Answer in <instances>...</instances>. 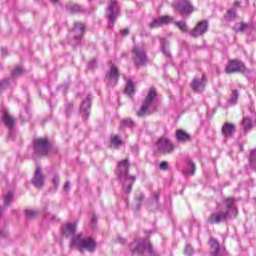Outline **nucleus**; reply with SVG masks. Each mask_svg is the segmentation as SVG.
<instances>
[{"mask_svg": "<svg viewBox=\"0 0 256 256\" xmlns=\"http://www.w3.org/2000/svg\"><path fill=\"white\" fill-rule=\"evenodd\" d=\"M227 14H228V21H233V19L237 17L235 10H228Z\"/></svg>", "mask_w": 256, "mask_h": 256, "instance_id": "33", "label": "nucleus"}, {"mask_svg": "<svg viewBox=\"0 0 256 256\" xmlns=\"http://www.w3.org/2000/svg\"><path fill=\"white\" fill-rule=\"evenodd\" d=\"M69 182H66L65 184H64V189H65V191H69Z\"/></svg>", "mask_w": 256, "mask_h": 256, "instance_id": "43", "label": "nucleus"}, {"mask_svg": "<svg viewBox=\"0 0 256 256\" xmlns=\"http://www.w3.org/2000/svg\"><path fill=\"white\" fill-rule=\"evenodd\" d=\"M238 93H239V92H238L237 90H233V91H232V94L234 95V97H237Z\"/></svg>", "mask_w": 256, "mask_h": 256, "instance_id": "44", "label": "nucleus"}, {"mask_svg": "<svg viewBox=\"0 0 256 256\" xmlns=\"http://www.w3.org/2000/svg\"><path fill=\"white\" fill-rule=\"evenodd\" d=\"M173 7L180 15H191L195 11V7L189 0H181L177 4H173Z\"/></svg>", "mask_w": 256, "mask_h": 256, "instance_id": "7", "label": "nucleus"}, {"mask_svg": "<svg viewBox=\"0 0 256 256\" xmlns=\"http://www.w3.org/2000/svg\"><path fill=\"white\" fill-rule=\"evenodd\" d=\"M118 169L120 171V175H129V159H124L118 163Z\"/></svg>", "mask_w": 256, "mask_h": 256, "instance_id": "17", "label": "nucleus"}, {"mask_svg": "<svg viewBox=\"0 0 256 256\" xmlns=\"http://www.w3.org/2000/svg\"><path fill=\"white\" fill-rule=\"evenodd\" d=\"M236 131V127L233 123L226 122L223 124L221 128V133L225 139H229V137H233V134Z\"/></svg>", "mask_w": 256, "mask_h": 256, "instance_id": "12", "label": "nucleus"}, {"mask_svg": "<svg viewBox=\"0 0 256 256\" xmlns=\"http://www.w3.org/2000/svg\"><path fill=\"white\" fill-rule=\"evenodd\" d=\"M121 35H123V37H127V35H129V29L125 28L121 30Z\"/></svg>", "mask_w": 256, "mask_h": 256, "instance_id": "42", "label": "nucleus"}, {"mask_svg": "<svg viewBox=\"0 0 256 256\" xmlns=\"http://www.w3.org/2000/svg\"><path fill=\"white\" fill-rule=\"evenodd\" d=\"M125 93L127 95H133L135 93V86L133 85V81L130 79L127 80Z\"/></svg>", "mask_w": 256, "mask_h": 256, "instance_id": "24", "label": "nucleus"}, {"mask_svg": "<svg viewBox=\"0 0 256 256\" xmlns=\"http://www.w3.org/2000/svg\"><path fill=\"white\" fill-rule=\"evenodd\" d=\"M91 222L92 223H97V218L95 216H93Z\"/></svg>", "mask_w": 256, "mask_h": 256, "instance_id": "45", "label": "nucleus"}, {"mask_svg": "<svg viewBox=\"0 0 256 256\" xmlns=\"http://www.w3.org/2000/svg\"><path fill=\"white\" fill-rule=\"evenodd\" d=\"M3 121L6 125V127H8L9 129H11V127H13V125H15V118L10 116L9 113H4L3 116Z\"/></svg>", "mask_w": 256, "mask_h": 256, "instance_id": "21", "label": "nucleus"}, {"mask_svg": "<svg viewBox=\"0 0 256 256\" xmlns=\"http://www.w3.org/2000/svg\"><path fill=\"white\" fill-rule=\"evenodd\" d=\"M45 181V178L43 177V173L41 172V168L36 169L34 178H33V185L37 187L38 189H41L43 187V183Z\"/></svg>", "mask_w": 256, "mask_h": 256, "instance_id": "15", "label": "nucleus"}, {"mask_svg": "<svg viewBox=\"0 0 256 256\" xmlns=\"http://www.w3.org/2000/svg\"><path fill=\"white\" fill-rule=\"evenodd\" d=\"M75 231H77V224L68 223L65 224L63 228V235H65V237H69L70 235H75Z\"/></svg>", "mask_w": 256, "mask_h": 256, "instance_id": "18", "label": "nucleus"}, {"mask_svg": "<svg viewBox=\"0 0 256 256\" xmlns=\"http://www.w3.org/2000/svg\"><path fill=\"white\" fill-rule=\"evenodd\" d=\"M205 83H207V77L205 74L202 75L201 79L194 78L190 84L195 93H199L201 89H205Z\"/></svg>", "mask_w": 256, "mask_h": 256, "instance_id": "10", "label": "nucleus"}, {"mask_svg": "<svg viewBox=\"0 0 256 256\" xmlns=\"http://www.w3.org/2000/svg\"><path fill=\"white\" fill-rule=\"evenodd\" d=\"M156 146L159 153H163V155H169V153L175 151V144L169 138H160Z\"/></svg>", "mask_w": 256, "mask_h": 256, "instance_id": "6", "label": "nucleus"}, {"mask_svg": "<svg viewBox=\"0 0 256 256\" xmlns=\"http://www.w3.org/2000/svg\"><path fill=\"white\" fill-rule=\"evenodd\" d=\"M168 167H169V164L166 161H163V162L160 163L161 171H167Z\"/></svg>", "mask_w": 256, "mask_h": 256, "instance_id": "38", "label": "nucleus"}, {"mask_svg": "<svg viewBox=\"0 0 256 256\" xmlns=\"http://www.w3.org/2000/svg\"><path fill=\"white\" fill-rule=\"evenodd\" d=\"M174 24L176 25V27H178V29H180L182 33H187V31H189V28L187 27V24H185V22H175Z\"/></svg>", "mask_w": 256, "mask_h": 256, "instance_id": "28", "label": "nucleus"}, {"mask_svg": "<svg viewBox=\"0 0 256 256\" xmlns=\"http://www.w3.org/2000/svg\"><path fill=\"white\" fill-rule=\"evenodd\" d=\"M106 79L108 81H114V85H117V81H119V68L112 65L111 69L106 74Z\"/></svg>", "mask_w": 256, "mask_h": 256, "instance_id": "14", "label": "nucleus"}, {"mask_svg": "<svg viewBox=\"0 0 256 256\" xmlns=\"http://www.w3.org/2000/svg\"><path fill=\"white\" fill-rule=\"evenodd\" d=\"M224 203L226 204V207L231 208L235 204V198L233 197L225 198Z\"/></svg>", "mask_w": 256, "mask_h": 256, "instance_id": "31", "label": "nucleus"}, {"mask_svg": "<svg viewBox=\"0 0 256 256\" xmlns=\"http://www.w3.org/2000/svg\"><path fill=\"white\" fill-rule=\"evenodd\" d=\"M149 107H151V104L144 102L140 110L137 112L138 117H145V115H147V111H149Z\"/></svg>", "mask_w": 256, "mask_h": 256, "instance_id": "23", "label": "nucleus"}, {"mask_svg": "<svg viewBox=\"0 0 256 256\" xmlns=\"http://www.w3.org/2000/svg\"><path fill=\"white\" fill-rule=\"evenodd\" d=\"M117 5L116 1H111V3L108 6V19L111 21V25L115 23V13L113 12V8Z\"/></svg>", "mask_w": 256, "mask_h": 256, "instance_id": "19", "label": "nucleus"}, {"mask_svg": "<svg viewBox=\"0 0 256 256\" xmlns=\"http://www.w3.org/2000/svg\"><path fill=\"white\" fill-rule=\"evenodd\" d=\"M157 97V91L153 88H151L148 92V95L146 96L145 103H148V105H151L153 103V99Z\"/></svg>", "mask_w": 256, "mask_h": 256, "instance_id": "22", "label": "nucleus"}, {"mask_svg": "<svg viewBox=\"0 0 256 256\" xmlns=\"http://www.w3.org/2000/svg\"><path fill=\"white\" fill-rule=\"evenodd\" d=\"M72 245L77 247L80 253H85V249L86 251H90V253H93V251H95V248L97 247V244L95 243V240H93V238H82L81 235H77L72 238Z\"/></svg>", "mask_w": 256, "mask_h": 256, "instance_id": "1", "label": "nucleus"}, {"mask_svg": "<svg viewBox=\"0 0 256 256\" xmlns=\"http://www.w3.org/2000/svg\"><path fill=\"white\" fill-rule=\"evenodd\" d=\"M246 29H249V24H245L244 22L240 23L239 31H246Z\"/></svg>", "mask_w": 256, "mask_h": 256, "instance_id": "39", "label": "nucleus"}, {"mask_svg": "<svg viewBox=\"0 0 256 256\" xmlns=\"http://www.w3.org/2000/svg\"><path fill=\"white\" fill-rule=\"evenodd\" d=\"M125 193H131V189H133V186L130 184L128 186H123Z\"/></svg>", "mask_w": 256, "mask_h": 256, "instance_id": "41", "label": "nucleus"}, {"mask_svg": "<svg viewBox=\"0 0 256 256\" xmlns=\"http://www.w3.org/2000/svg\"><path fill=\"white\" fill-rule=\"evenodd\" d=\"M188 167L191 169V171L188 172V175H195V163L189 162Z\"/></svg>", "mask_w": 256, "mask_h": 256, "instance_id": "36", "label": "nucleus"}, {"mask_svg": "<svg viewBox=\"0 0 256 256\" xmlns=\"http://www.w3.org/2000/svg\"><path fill=\"white\" fill-rule=\"evenodd\" d=\"M134 123L133 120H131V118H127L125 120L122 121L121 126L122 127H133Z\"/></svg>", "mask_w": 256, "mask_h": 256, "instance_id": "32", "label": "nucleus"}, {"mask_svg": "<svg viewBox=\"0 0 256 256\" xmlns=\"http://www.w3.org/2000/svg\"><path fill=\"white\" fill-rule=\"evenodd\" d=\"M207 29H209V22H207V20H202L196 24L190 34L192 37H201V35H205Z\"/></svg>", "mask_w": 256, "mask_h": 256, "instance_id": "9", "label": "nucleus"}, {"mask_svg": "<svg viewBox=\"0 0 256 256\" xmlns=\"http://www.w3.org/2000/svg\"><path fill=\"white\" fill-rule=\"evenodd\" d=\"M131 251L133 255H143L145 253H153V246L149 239L140 240L138 243H133L131 245Z\"/></svg>", "mask_w": 256, "mask_h": 256, "instance_id": "4", "label": "nucleus"}, {"mask_svg": "<svg viewBox=\"0 0 256 256\" xmlns=\"http://www.w3.org/2000/svg\"><path fill=\"white\" fill-rule=\"evenodd\" d=\"M33 144L34 153L36 155L45 156L49 155V153L53 151V145L47 138H37L34 140Z\"/></svg>", "mask_w": 256, "mask_h": 256, "instance_id": "2", "label": "nucleus"}, {"mask_svg": "<svg viewBox=\"0 0 256 256\" xmlns=\"http://www.w3.org/2000/svg\"><path fill=\"white\" fill-rule=\"evenodd\" d=\"M91 109V98L87 97L81 104V111L85 113V115H89V110Z\"/></svg>", "mask_w": 256, "mask_h": 256, "instance_id": "20", "label": "nucleus"}, {"mask_svg": "<svg viewBox=\"0 0 256 256\" xmlns=\"http://www.w3.org/2000/svg\"><path fill=\"white\" fill-rule=\"evenodd\" d=\"M130 179H132V181H135V176H131Z\"/></svg>", "mask_w": 256, "mask_h": 256, "instance_id": "46", "label": "nucleus"}, {"mask_svg": "<svg viewBox=\"0 0 256 256\" xmlns=\"http://www.w3.org/2000/svg\"><path fill=\"white\" fill-rule=\"evenodd\" d=\"M209 245H210V255L211 256H223V250H221V246L219 245V241L215 238L209 239Z\"/></svg>", "mask_w": 256, "mask_h": 256, "instance_id": "11", "label": "nucleus"}, {"mask_svg": "<svg viewBox=\"0 0 256 256\" xmlns=\"http://www.w3.org/2000/svg\"><path fill=\"white\" fill-rule=\"evenodd\" d=\"M225 73L233 75L235 73H247V66L239 59H229L225 66Z\"/></svg>", "mask_w": 256, "mask_h": 256, "instance_id": "3", "label": "nucleus"}, {"mask_svg": "<svg viewBox=\"0 0 256 256\" xmlns=\"http://www.w3.org/2000/svg\"><path fill=\"white\" fill-rule=\"evenodd\" d=\"M111 143H112V145H114V147H119V146L123 145V140H121V138H119V136L113 135L111 137Z\"/></svg>", "mask_w": 256, "mask_h": 256, "instance_id": "27", "label": "nucleus"}, {"mask_svg": "<svg viewBox=\"0 0 256 256\" xmlns=\"http://www.w3.org/2000/svg\"><path fill=\"white\" fill-rule=\"evenodd\" d=\"M176 141L179 143H189L191 141V134L183 129H178L175 132Z\"/></svg>", "mask_w": 256, "mask_h": 256, "instance_id": "13", "label": "nucleus"}, {"mask_svg": "<svg viewBox=\"0 0 256 256\" xmlns=\"http://www.w3.org/2000/svg\"><path fill=\"white\" fill-rule=\"evenodd\" d=\"M160 20L161 25H169V23H173V17L169 16V15H164L160 18H158Z\"/></svg>", "mask_w": 256, "mask_h": 256, "instance_id": "26", "label": "nucleus"}, {"mask_svg": "<svg viewBox=\"0 0 256 256\" xmlns=\"http://www.w3.org/2000/svg\"><path fill=\"white\" fill-rule=\"evenodd\" d=\"M83 35H85V23L83 22H75L74 27L70 31V37L74 39V41H79V39H83Z\"/></svg>", "mask_w": 256, "mask_h": 256, "instance_id": "8", "label": "nucleus"}, {"mask_svg": "<svg viewBox=\"0 0 256 256\" xmlns=\"http://www.w3.org/2000/svg\"><path fill=\"white\" fill-rule=\"evenodd\" d=\"M68 10L70 11V13H79V11H82L81 6H79V4L69 5Z\"/></svg>", "mask_w": 256, "mask_h": 256, "instance_id": "29", "label": "nucleus"}, {"mask_svg": "<svg viewBox=\"0 0 256 256\" xmlns=\"http://www.w3.org/2000/svg\"><path fill=\"white\" fill-rule=\"evenodd\" d=\"M59 0H52V3H57Z\"/></svg>", "mask_w": 256, "mask_h": 256, "instance_id": "47", "label": "nucleus"}, {"mask_svg": "<svg viewBox=\"0 0 256 256\" xmlns=\"http://www.w3.org/2000/svg\"><path fill=\"white\" fill-rule=\"evenodd\" d=\"M21 73H23V68L16 67L15 70L13 71L12 75L17 76V75H21Z\"/></svg>", "mask_w": 256, "mask_h": 256, "instance_id": "37", "label": "nucleus"}, {"mask_svg": "<svg viewBox=\"0 0 256 256\" xmlns=\"http://www.w3.org/2000/svg\"><path fill=\"white\" fill-rule=\"evenodd\" d=\"M227 215H229V212H220V213H214L209 217L210 223H221V221H225L227 219Z\"/></svg>", "mask_w": 256, "mask_h": 256, "instance_id": "16", "label": "nucleus"}, {"mask_svg": "<svg viewBox=\"0 0 256 256\" xmlns=\"http://www.w3.org/2000/svg\"><path fill=\"white\" fill-rule=\"evenodd\" d=\"M11 203V194H8L7 196H5L4 198V204L5 205H9Z\"/></svg>", "mask_w": 256, "mask_h": 256, "instance_id": "40", "label": "nucleus"}, {"mask_svg": "<svg viewBox=\"0 0 256 256\" xmlns=\"http://www.w3.org/2000/svg\"><path fill=\"white\" fill-rule=\"evenodd\" d=\"M184 254H186L187 256L193 255V247H191V245H187L184 250Z\"/></svg>", "mask_w": 256, "mask_h": 256, "instance_id": "35", "label": "nucleus"}, {"mask_svg": "<svg viewBox=\"0 0 256 256\" xmlns=\"http://www.w3.org/2000/svg\"><path fill=\"white\" fill-rule=\"evenodd\" d=\"M26 217H28V219H33L34 217H37V213L33 210H26Z\"/></svg>", "mask_w": 256, "mask_h": 256, "instance_id": "34", "label": "nucleus"}, {"mask_svg": "<svg viewBox=\"0 0 256 256\" xmlns=\"http://www.w3.org/2000/svg\"><path fill=\"white\" fill-rule=\"evenodd\" d=\"M132 60L136 69H141V67L147 63V54L145 53V50L141 49L139 46H134L132 48Z\"/></svg>", "mask_w": 256, "mask_h": 256, "instance_id": "5", "label": "nucleus"}, {"mask_svg": "<svg viewBox=\"0 0 256 256\" xmlns=\"http://www.w3.org/2000/svg\"><path fill=\"white\" fill-rule=\"evenodd\" d=\"M242 125L245 131H250L253 128V123L251 122V118H243Z\"/></svg>", "mask_w": 256, "mask_h": 256, "instance_id": "25", "label": "nucleus"}, {"mask_svg": "<svg viewBox=\"0 0 256 256\" xmlns=\"http://www.w3.org/2000/svg\"><path fill=\"white\" fill-rule=\"evenodd\" d=\"M150 29H157V27H163L161 24V20L159 18L154 19L150 24H149Z\"/></svg>", "mask_w": 256, "mask_h": 256, "instance_id": "30", "label": "nucleus"}]
</instances>
